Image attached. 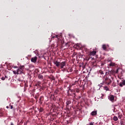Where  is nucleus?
Here are the masks:
<instances>
[{
  "mask_svg": "<svg viewBox=\"0 0 125 125\" xmlns=\"http://www.w3.org/2000/svg\"><path fill=\"white\" fill-rule=\"evenodd\" d=\"M115 65V63H113V62H111L109 64V66H110L111 67H112V66H114Z\"/></svg>",
  "mask_w": 125,
  "mask_h": 125,
  "instance_id": "13",
  "label": "nucleus"
},
{
  "mask_svg": "<svg viewBox=\"0 0 125 125\" xmlns=\"http://www.w3.org/2000/svg\"><path fill=\"white\" fill-rule=\"evenodd\" d=\"M38 79H39L40 80H42L43 79V76L42 75H39L38 76Z\"/></svg>",
  "mask_w": 125,
  "mask_h": 125,
  "instance_id": "9",
  "label": "nucleus"
},
{
  "mask_svg": "<svg viewBox=\"0 0 125 125\" xmlns=\"http://www.w3.org/2000/svg\"><path fill=\"white\" fill-rule=\"evenodd\" d=\"M6 108H7V109H8V106H6Z\"/></svg>",
  "mask_w": 125,
  "mask_h": 125,
  "instance_id": "26",
  "label": "nucleus"
},
{
  "mask_svg": "<svg viewBox=\"0 0 125 125\" xmlns=\"http://www.w3.org/2000/svg\"><path fill=\"white\" fill-rule=\"evenodd\" d=\"M1 80L2 81H4V80H5V77H2Z\"/></svg>",
  "mask_w": 125,
  "mask_h": 125,
  "instance_id": "18",
  "label": "nucleus"
},
{
  "mask_svg": "<svg viewBox=\"0 0 125 125\" xmlns=\"http://www.w3.org/2000/svg\"><path fill=\"white\" fill-rule=\"evenodd\" d=\"M24 67V66H21L20 68H21V69H23V67Z\"/></svg>",
  "mask_w": 125,
  "mask_h": 125,
  "instance_id": "21",
  "label": "nucleus"
},
{
  "mask_svg": "<svg viewBox=\"0 0 125 125\" xmlns=\"http://www.w3.org/2000/svg\"><path fill=\"white\" fill-rule=\"evenodd\" d=\"M113 121L117 122V121H118V117L117 116H114L113 117Z\"/></svg>",
  "mask_w": 125,
  "mask_h": 125,
  "instance_id": "11",
  "label": "nucleus"
},
{
  "mask_svg": "<svg viewBox=\"0 0 125 125\" xmlns=\"http://www.w3.org/2000/svg\"><path fill=\"white\" fill-rule=\"evenodd\" d=\"M111 83H112V80H111V79L107 78H105V82H104V83H105V84H107V85H109L111 84Z\"/></svg>",
  "mask_w": 125,
  "mask_h": 125,
  "instance_id": "2",
  "label": "nucleus"
},
{
  "mask_svg": "<svg viewBox=\"0 0 125 125\" xmlns=\"http://www.w3.org/2000/svg\"><path fill=\"white\" fill-rule=\"evenodd\" d=\"M89 55L91 56H95V55H96V51H92L90 52Z\"/></svg>",
  "mask_w": 125,
  "mask_h": 125,
  "instance_id": "6",
  "label": "nucleus"
},
{
  "mask_svg": "<svg viewBox=\"0 0 125 125\" xmlns=\"http://www.w3.org/2000/svg\"><path fill=\"white\" fill-rule=\"evenodd\" d=\"M37 60H38V58L37 57H34L31 59V62L36 63L37 62Z\"/></svg>",
  "mask_w": 125,
  "mask_h": 125,
  "instance_id": "5",
  "label": "nucleus"
},
{
  "mask_svg": "<svg viewBox=\"0 0 125 125\" xmlns=\"http://www.w3.org/2000/svg\"><path fill=\"white\" fill-rule=\"evenodd\" d=\"M13 72L14 75H16V74H17V71H13Z\"/></svg>",
  "mask_w": 125,
  "mask_h": 125,
  "instance_id": "15",
  "label": "nucleus"
},
{
  "mask_svg": "<svg viewBox=\"0 0 125 125\" xmlns=\"http://www.w3.org/2000/svg\"><path fill=\"white\" fill-rule=\"evenodd\" d=\"M42 111H43V108H41L40 109V112H42Z\"/></svg>",
  "mask_w": 125,
  "mask_h": 125,
  "instance_id": "17",
  "label": "nucleus"
},
{
  "mask_svg": "<svg viewBox=\"0 0 125 125\" xmlns=\"http://www.w3.org/2000/svg\"><path fill=\"white\" fill-rule=\"evenodd\" d=\"M89 125H93V123H92V122L89 123Z\"/></svg>",
  "mask_w": 125,
  "mask_h": 125,
  "instance_id": "20",
  "label": "nucleus"
},
{
  "mask_svg": "<svg viewBox=\"0 0 125 125\" xmlns=\"http://www.w3.org/2000/svg\"><path fill=\"white\" fill-rule=\"evenodd\" d=\"M101 74H103V72H101Z\"/></svg>",
  "mask_w": 125,
  "mask_h": 125,
  "instance_id": "24",
  "label": "nucleus"
},
{
  "mask_svg": "<svg viewBox=\"0 0 125 125\" xmlns=\"http://www.w3.org/2000/svg\"><path fill=\"white\" fill-rule=\"evenodd\" d=\"M11 109H13V106L12 105L11 106Z\"/></svg>",
  "mask_w": 125,
  "mask_h": 125,
  "instance_id": "22",
  "label": "nucleus"
},
{
  "mask_svg": "<svg viewBox=\"0 0 125 125\" xmlns=\"http://www.w3.org/2000/svg\"><path fill=\"white\" fill-rule=\"evenodd\" d=\"M5 78H7V77H6V76H5Z\"/></svg>",
  "mask_w": 125,
  "mask_h": 125,
  "instance_id": "27",
  "label": "nucleus"
},
{
  "mask_svg": "<svg viewBox=\"0 0 125 125\" xmlns=\"http://www.w3.org/2000/svg\"><path fill=\"white\" fill-rule=\"evenodd\" d=\"M21 74H23V69L21 67L17 70V75H20Z\"/></svg>",
  "mask_w": 125,
  "mask_h": 125,
  "instance_id": "4",
  "label": "nucleus"
},
{
  "mask_svg": "<svg viewBox=\"0 0 125 125\" xmlns=\"http://www.w3.org/2000/svg\"><path fill=\"white\" fill-rule=\"evenodd\" d=\"M53 38H56L57 39H58V40H59V36H58V35H56L54 36Z\"/></svg>",
  "mask_w": 125,
  "mask_h": 125,
  "instance_id": "14",
  "label": "nucleus"
},
{
  "mask_svg": "<svg viewBox=\"0 0 125 125\" xmlns=\"http://www.w3.org/2000/svg\"><path fill=\"white\" fill-rule=\"evenodd\" d=\"M108 99L110 101H111V102H114V101L115 100V96L113 95H110L108 96Z\"/></svg>",
  "mask_w": 125,
  "mask_h": 125,
  "instance_id": "3",
  "label": "nucleus"
},
{
  "mask_svg": "<svg viewBox=\"0 0 125 125\" xmlns=\"http://www.w3.org/2000/svg\"><path fill=\"white\" fill-rule=\"evenodd\" d=\"M54 64L56 65V67H59V66H61V68L63 69V68L66 66V62H60L58 61H55L54 62Z\"/></svg>",
  "mask_w": 125,
  "mask_h": 125,
  "instance_id": "1",
  "label": "nucleus"
},
{
  "mask_svg": "<svg viewBox=\"0 0 125 125\" xmlns=\"http://www.w3.org/2000/svg\"><path fill=\"white\" fill-rule=\"evenodd\" d=\"M14 69L17 68V66H14Z\"/></svg>",
  "mask_w": 125,
  "mask_h": 125,
  "instance_id": "23",
  "label": "nucleus"
},
{
  "mask_svg": "<svg viewBox=\"0 0 125 125\" xmlns=\"http://www.w3.org/2000/svg\"><path fill=\"white\" fill-rule=\"evenodd\" d=\"M66 104H67V105H69V104H70V102L67 101V102H66Z\"/></svg>",
  "mask_w": 125,
  "mask_h": 125,
  "instance_id": "19",
  "label": "nucleus"
},
{
  "mask_svg": "<svg viewBox=\"0 0 125 125\" xmlns=\"http://www.w3.org/2000/svg\"><path fill=\"white\" fill-rule=\"evenodd\" d=\"M91 116H96V115H97V111L95 110V111H93L91 113Z\"/></svg>",
  "mask_w": 125,
  "mask_h": 125,
  "instance_id": "8",
  "label": "nucleus"
},
{
  "mask_svg": "<svg viewBox=\"0 0 125 125\" xmlns=\"http://www.w3.org/2000/svg\"><path fill=\"white\" fill-rule=\"evenodd\" d=\"M119 119H121V117H120V116H119Z\"/></svg>",
  "mask_w": 125,
  "mask_h": 125,
  "instance_id": "25",
  "label": "nucleus"
},
{
  "mask_svg": "<svg viewBox=\"0 0 125 125\" xmlns=\"http://www.w3.org/2000/svg\"><path fill=\"white\" fill-rule=\"evenodd\" d=\"M104 84V83H101L100 84H98V86H99V87H102V85Z\"/></svg>",
  "mask_w": 125,
  "mask_h": 125,
  "instance_id": "12",
  "label": "nucleus"
},
{
  "mask_svg": "<svg viewBox=\"0 0 125 125\" xmlns=\"http://www.w3.org/2000/svg\"><path fill=\"white\" fill-rule=\"evenodd\" d=\"M106 47H107L106 46V45H105V44H104L102 46V48H103L104 50H106Z\"/></svg>",
  "mask_w": 125,
  "mask_h": 125,
  "instance_id": "10",
  "label": "nucleus"
},
{
  "mask_svg": "<svg viewBox=\"0 0 125 125\" xmlns=\"http://www.w3.org/2000/svg\"><path fill=\"white\" fill-rule=\"evenodd\" d=\"M104 88H105V90H109V88H108L107 86L104 87Z\"/></svg>",
  "mask_w": 125,
  "mask_h": 125,
  "instance_id": "16",
  "label": "nucleus"
},
{
  "mask_svg": "<svg viewBox=\"0 0 125 125\" xmlns=\"http://www.w3.org/2000/svg\"><path fill=\"white\" fill-rule=\"evenodd\" d=\"M120 86L123 87L124 85H125V80H124L122 83H120L119 84Z\"/></svg>",
  "mask_w": 125,
  "mask_h": 125,
  "instance_id": "7",
  "label": "nucleus"
}]
</instances>
